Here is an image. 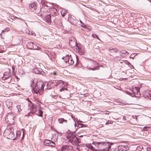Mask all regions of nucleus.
<instances>
[{
	"label": "nucleus",
	"mask_w": 151,
	"mask_h": 151,
	"mask_svg": "<svg viewBox=\"0 0 151 151\" xmlns=\"http://www.w3.org/2000/svg\"><path fill=\"white\" fill-rule=\"evenodd\" d=\"M92 144L95 147L92 146L91 143L88 145L92 151H108L113 145L112 143L103 141L93 142Z\"/></svg>",
	"instance_id": "obj_1"
},
{
	"label": "nucleus",
	"mask_w": 151,
	"mask_h": 151,
	"mask_svg": "<svg viewBox=\"0 0 151 151\" xmlns=\"http://www.w3.org/2000/svg\"><path fill=\"white\" fill-rule=\"evenodd\" d=\"M66 136L69 141L73 145L77 146L81 143L80 139L76 137L75 132H72L69 130L66 133Z\"/></svg>",
	"instance_id": "obj_2"
},
{
	"label": "nucleus",
	"mask_w": 151,
	"mask_h": 151,
	"mask_svg": "<svg viewBox=\"0 0 151 151\" xmlns=\"http://www.w3.org/2000/svg\"><path fill=\"white\" fill-rule=\"evenodd\" d=\"M50 8H46V7H42L40 9H38L36 13L38 14V15H40L42 17L45 16H46L47 14L48 13V12Z\"/></svg>",
	"instance_id": "obj_3"
},
{
	"label": "nucleus",
	"mask_w": 151,
	"mask_h": 151,
	"mask_svg": "<svg viewBox=\"0 0 151 151\" xmlns=\"http://www.w3.org/2000/svg\"><path fill=\"white\" fill-rule=\"evenodd\" d=\"M34 83V81H32V84H31V86L32 87V92L34 93L37 94L39 93L40 95L42 94V92L44 91V88L40 86H37L36 85L35 86V89L33 87V84Z\"/></svg>",
	"instance_id": "obj_4"
},
{
	"label": "nucleus",
	"mask_w": 151,
	"mask_h": 151,
	"mask_svg": "<svg viewBox=\"0 0 151 151\" xmlns=\"http://www.w3.org/2000/svg\"><path fill=\"white\" fill-rule=\"evenodd\" d=\"M27 48L30 49L35 50H40L41 48L37 45V44H35L31 42L27 43Z\"/></svg>",
	"instance_id": "obj_5"
},
{
	"label": "nucleus",
	"mask_w": 151,
	"mask_h": 151,
	"mask_svg": "<svg viewBox=\"0 0 151 151\" xmlns=\"http://www.w3.org/2000/svg\"><path fill=\"white\" fill-rule=\"evenodd\" d=\"M87 67L88 68L92 70H98L99 69V67L97 66V64L93 61L90 62Z\"/></svg>",
	"instance_id": "obj_6"
},
{
	"label": "nucleus",
	"mask_w": 151,
	"mask_h": 151,
	"mask_svg": "<svg viewBox=\"0 0 151 151\" xmlns=\"http://www.w3.org/2000/svg\"><path fill=\"white\" fill-rule=\"evenodd\" d=\"M140 88L138 87H135L133 88V90H131L132 94H134L135 97H138L140 96Z\"/></svg>",
	"instance_id": "obj_7"
},
{
	"label": "nucleus",
	"mask_w": 151,
	"mask_h": 151,
	"mask_svg": "<svg viewBox=\"0 0 151 151\" xmlns=\"http://www.w3.org/2000/svg\"><path fill=\"white\" fill-rule=\"evenodd\" d=\"M76 149L79 151H86L88 149L91 150V148L89 147L88 145H78L77 146Z\"/></svg>",
	"instance_id": "obj_8"
},
{
	"label": "nucleus",
	"mask_w": 151,
	"mask_h": 151,
	"mask_svg": "<svg viewBox=\"0 0 151 151\" xmlns=\"http://www.w3.org/2000/svg\"><path fill=\"white\" fill-rule=\"evenodd\" d=\"M73 147L70 145H63V146L57 151H72Z\"/></svg>",
	"instance_id": "obj_9"
},
{
	"label": "nucleus",
	"mask_w": 151,
	"mask_h": 151,
	"mask_svg": "<svg viewBox=\"0 0 151 151\" xmlns=\"http://www.w3.org/2000/svg\"><path fill=\"white\" fill-rule=\"evenodd\" d=\"M129 150V148L127 145H120L117 147V150L119 151H126Z\"/></svg>",
	"instance_id": "obj_10"
},
{
	"label": "nucleus",
	"mask_w": 151,
	"mask_h": 151,
	"mask_svg": "<svg viewBox=\"0 0 151 151\" xmlns=\"http://www.w3.org/2000/svg\"><path fill=\"white\" fill-rule=\"evenodd\" d=\"M43 143L45 145L51 147H54L55 145L54 142L50 140L46 139L44 141Z\"/></svg>",
	"instance_id": "obj_11"
},
{
	"label": "nucleus",
	"mask_w": 151,
	"mask_h": 151,
	"mask_svg": "<svg viewBox=\"0 0 151 151\" xmlns=\"http://www.w3.org/2000/svg\"><path fill=\"white\" fill-rule=\"evenodd\" d=\"M76 49L78 52L81 55H83L85 53V50L82 46H77Z\"/></svg>",
	"instance_id": "obj_12"
},
{
	"label": "nucleus",
	"mask_w": 151,
	"mask_h": 151,
	"mask_svg": "<svg viewBox=\"0 0 151 151\" xmlns=\"http://www.w3.org/2000/svg\"><path fill=\"white\" fill-rule=\"evenodd\" d=\"M69 44L71 47H73L75 46H77V44L75 42V38L72 37L70 38L69 40Z\"/></svg>",
	"instance_id": "obj_13"
},
{
	"label": "nucleus",
	"mask_w": 151,
	"mask_h": 151,
	"mask_svg": "<svg viewBox=\"0 0 151 151\" xmlns=\"http://www.w3.org/2000/svg\"><path fill=\"white\" fill-rule=\"evenodd\" d=\"M49 10L50 12V14L53 16H56L58 15L57 10L54 8H50Z\"/></svg>",
	"instance_id": "obj_14"
},
{
	"label": "nucleus",
	"mask_w": 151,
	"mask_h": 151,
	"mask_svg": "<svg viewBox=\"0 0 151 151\" xmlns=\"http://www.w3.org/2000/svg\"><path fill=\"white\" fill-rule=\"evenodd\" d=\"M37 3L35 2H34L31 3L29 4V7L31 10H36L37 8Z\"/></svg>",
	"instance_id": "obj_15"
},
{
	"label": "nucleus",
	"mask_w": 151,
	"mask_h": 151,
	"mask_svg": "<svg viewBox=\"0 0 151 151\" xmlns=\"http://www.w3.org/2000/svg\"><path fill=\"white\" fill-rule=\"evenodd\" d=\"M12 114L10 113L8 114L6 116V118L8 119V122H12L13 123L14 122V116H12Z\"/></svg>",
	"instance_id": "obj_16"
},
{
	"label": "nucleus",
	"mask_w": 151,
	"mask_h": 151,
	"mask_svg": "<svg viewBox=\"0 0 151 151\" xmlns=\"http://www.w3.org/2000/svg\"><path fill=\"white\" fill-rule=\"evenodd\" d=\"M64 82L61 80H59L56 83L55 86H59L60 87H63L64 86Z\"/></svg>",
	"instance_id": "obj_17"
},
{
	"label": "nucleus",
	"mask_w": 151,
	"mask_h": 151,
	"mask_svg": "<svg viewBox=\"0 0 151 151\" xmlns=\"http://www.w3.org/2000/svg\"><path fill=\"white\" fill-rule=\"evenodd\" d=\"M6 104L8 108L10 109H12V102L10 99H8L6 101Z\"/></svg>",
	"instance_id": "obj_18"
},
{
	"label": "nucleus",
	"mask_w": 151,
	"mask_h": 151,
	"mask_svg": "<svg viewBox=\"0 0 151 151\" xmlns=\"http://www.w3.org/2000/svg\"><path fill=\"white\" fill-rule=\"evenodd\" d=\"M33 72L37 74H42V73H43L42 70L40 68H35L33 70Z\"/></svg>",
	"instance_id": "obj_19"
},
{
	"label": "nucleus",
	"mask_w": 151,
	"mask_h": 151,
	"mask_svg": "<svg viewBox=\"0 0 151 151\" xmlns=\"http://www.w3.org/2000/svg\"><path fill=\"white\" fill-rule=\"evenodd\" d=\"M43 17H45V19L46 20L47 22H50L51 21L50 14L48 13L47 14L46 16Z\"/></svg>",
	"instance_id": "obj_20"
},
{
	"label": "nucleus",
	"mask_w": 151,
	"mask_h": 151,
	"mask_svg": "<svg viewBox=\"0 0 151 151\" xmlns=\"http://www.w3.org/2000/svg\"><path fill=\"white\" fill-rule=\"evenodd\" d=\"M4 77L2 79L5 80L7 78H9L11 76L9 73L5 72L4 74Z\"/></svg>",
	"instance_id": "obj_21"
},
{
	"label": "nucleus",
	"mask_w": 151,
	"mask_h": 151,
	"mask_svg": "<svg viewBox=\"0 0 151 151\" xmlns=\"http://www.w3.org/2000/svg\"><path fill=\"white\" fill-rule=\"evenodd\" d=\"M128 54V52L125 50H121L120 52V55L122 57H124Z\"/></svg>",
	"instance_id": "obj_22"
},
{
	"label": "nucleus",
	"mask_w": 151,
	"mask_h": 151,
	"mask_svg": "<svg viewBox=\"0 0 151 151\" xmlns=\"http://www.w3.org/2000/svg\"><path fill=\"white\" fill-rule=\"evenodd\" d=\"M71 55L69 56V55H68L67 56H66L65 57H64L62 58V59L64 58V61L65 62V63H67L68 62V61L70 60V58L71 57Z\"/></svg>",
	"instance_id": "obj_23"
},
{
	"label": "nucleus",
	"mask_w": 151,
	"mask_h": 151,
	"mask_svg": "<svg viewBox=\"0 0 151 151\" xmlns=\"http://www.w3.org/2000/svg\"><path fill=\"white\" fill-rule=\"evenodd\" d=\"M36 85L37 86H40L42 88H44V83L42 81H40L37 82L36 83Z\"/></svg>",
	"instance_id": "obj_24"
},
{
	"label": "nucleus",
	"mask_w": 151,
	"mask_h": 151,
	"mask_svg": "<svg viewBox=\"0 0 151 151\" xmlns=\"http://www.w3.org/2000/svg\"><path fill=\"white\" fill-rule=\"evenodd\" d=\"M58 121L60 124H63L64 123H66L67 122V120L65 119L64 118H59L58 119Z\"/></svg>",
	"instance_id": "obj_25"
},
{
	"label": "nucleus",
	"mask_w": 151,
	"mask_h": 151,
	"mask_svg": "<svg viewBox=\"0 0 151 151\" xmlns=\"http://www.w3.org/2000/svg\"><path fill=\"white\" fill-rule=\"evenodd\" d=\"M10 139H12L13 140H15L16 137H14V134L13 132H10L9 135Z\"/></svg>",
	"instance_id": "obj_26"
},
{
	"label": "nucleus",
	"mask_w": 151,
	"mask_h": 151,
	"mask_svg": "<svg viewBox=\"0 0 151 151\" xmlns=\"http://www.w3.org/2000/svg\"><path fill=\"white\" fill-rule=\"evenodd\" d=\"M31 110L32 111V113H35L37 109L35 105L34 104H32L31 107Z\"/></svg>",
	"instance_id": "obj_27"
},
{
	"label": "nucleus",
	"mask_w": 151,
	"mask_h": 151,
	"mask_svg": "<svg viewBox=\"0 0 151 151\" xmlns=\"http://www.w3.org/2000/svg\"><path fill=\"white\" fill-rule=\"evenodd\" d=\"M109 50L110 52H117L119 51L116 48H111V47L109 48Z\"/></svg>",
	"instance_id": "obj_28"
},
{
	"label": "nucleus",
	"mask_w": 151,
	"mask_h": 151,
	"mask_svg": "<svg viewBox=\"0 0 151 151\" xmlns=\"http://www.w3.org/2000/svg\"><path fill=\"white\" fill-rule=\"evenodd\" d=\"M144 96H145V97H146L151 100V92H145Z\"/></svg>",
	"instance_id": "obj_29"
},
{
	"label": "nucleus",
	"mask_w": 151,
	"mask_h": 151,
	"mask_svg": "<svg viewBox=\"0 0 151 151\" xmlns=\"http://www.w3.org/2000/svg\"><path fill=\"white\" fill-rule=\"evenodd\" d=\"M44 52L47 54L48 57L49 58L50 60L52 59V58L50 56V53H51V52H50L48 50H45Z\"/></svg>",
	"instance_id": "obj_30"
},
{
	"label": "nucleus",
	"mask_w": 151,
	"mask_h": 151,
	"mask_svg": "<svg viewBox=\"0 0 151 151\" xmlns=\"http://www.w3.org/2000/svg\"><path fill=\"white\" fill-rule=\"evenodd\" d=\"M46 86L47 88H45V89H50L52 87V86L51 85V83L49 82L47 83Z\"/></svg>",
	"instance_id": "obj_31"
},
{
	"label": "nucleus",
	"mask_w": 151,
	"mask_h": 151,
	"mask_svg": "<svg viewBox=\"0 0 151 151\" xmlns=\"http://www.w3.org/2000/svg\"><path fill=\"white\" fill-rule=\"evenodd\" d=\"M74 61L73 60V59L71 56L70 58V60L68 61V64L69 65H73L74 64Z\"/></svg>",
	"instance_id": "obj_32"
},
{
	"label": "nucleus",
	"mask_w": 151,
	"mask_h": 151,
	"mask_svg": "<svg viewBox=\"0 0 151 151\" xmlns=\"http://www.w3.org/2000/svg\"><path fill=\"white\" fill-rule=\"evenodd\" d=\"M121 59V58L119 57H116L114 58V60L115 62L119 61Z\"/></svg>",
	"instance_id": "obj_33"
},
{
	"label": "nucleus",
	"mask_w": 151,
	"mask_h": 151,
	"mask_svg": "<svg viewBox=\"0 0 151 151\" xmlns=\"http://www.w3.org/2000/svg\"><path fill=\"white\" fill-rule=\"evenodd\" d=\"M41 3L42 5V7H46L47 8L48 7V6L46 4L45 2L42 1L41 2Z\"/></svg>",
	"instance_id": "obj_34"
},
{
	"label": "nucleus",
	"mask_w": 151,
	"mask_h": 151,
	"mask_svg": "<svg viewBox=\"0 0 151 151\" xmlns=\"http://www.w3.org/2000/svg\"><path fill=\"white\" fill-rule=\"evenodd\" d=\"M57 137H58L56 136L55 134H54L52 139L54 142H56L57 140Z\"/></svg>",
	"instance_id": "obj_35"
},
{
	"label": "nucleus",
	"mask_w": 151,
	"mask_h": 151,
	"mask_svg": "<svg viewBox=\"0 0 151 151\" xmlns=\"http://www.w3.org/2000/svg\"><path fill=\"white\" fill-rule=\"evenodd\" d=\"M14 111L16 113V112H20V110H18L17 109V106H16L14 108Z\"/></svg>",
	"instance_id": "obj_36"
},
{
	"label": "nucleus",
	"mask_w": 151,
	"mask_h": 151,
	"mask_svg": "<svg viewBox=\"0 0 151 151\" xmlns=\"http://www.w3.org/2000/svg\"><path fill=\"white\" fill-rule=\"evenodd\" d=\"M67 11L66 10H63L61 13V15L63 17H64V15L66 14Z\"/></svg>",
	"instance_id": "obj_37"
},
{
	"label": "nucleus",
	"mask_w": 151,
	"mask_h": 151,
	"mask_svg": "<svg viewBox=\"0 0 151 151\" xmlns=\"http://www.w3.org/2000/svg\"><path fill=\"white\" fill-rule=\"evenodd\" d=\"M39 113L38 114V116H42V115H43V111H42L41 110H40V109H39Z\"/></svg>",
	"instance_id": "obj_38"
},
{
	"label": "nucleus",
	"mask_w": 151,
	"mask_h": 151,
	"mask_svg": "<svg viewBox=\"0 0 151 151\" xmlns=\"http://www.w3.org/2000/svg\"><path fill=\"white\" fill-rule=\"evenodd\" d=\"M92 36L94 38H97V39H98V40H100V39L98 37V35H96V34H92Z\"/></svg>",
	"instance_id": "obj_39"
},
{
	"label": "nucleus",
	"mask_w": 151,
	"mask_h": 151,
	"mask_svg": "<svg viewBox=\"0 0 151 151\" xmlns=\"http://www.w3.org/2000/svg\"><path fill=\"white\" fill-rule=\"evenodd\" d=\"M108 151H118L117 149L116 148H112L109 149Z\"/></svg>",
	"instance_id": "obj_40"
},
{
	"label": "nucleus",
	"mask_w": 151,
	"mask_h": 151,
	"mask_svg": "<svg viewBox=\"0 0 151 151\" xmlns=\"http://www.w3.org/2000/svg\"><path fill=\"white\" fill-rule=\"evenodd\" d=\"M150 129V128L148 127H145L143 129V131H147L148 130Z\"/></svg>",
	"instance_id": "obj_41"
},
{
	"label": "nucleus",
	"mask_w": 151,
	"mask_h": 151,
	"mask_svg": "<svg viewBox=\"0 0 151 151\" xmlns=\"http://www.w3.org/2000/svg\"><path fill=\"white\" fill-rule=\"evenodd\" d=\"M113 123V122L111 121L108 120L107 122L105 123V124L107 125L109 124H112Z\"/></svg>",
	"instance_id": "obj_42"
},
{
	"label": "nucleus",
	"mask_w": 151,
	"mask_h": 151,
	"mask_svg": "<svg viewBox=\"0 0 151 151\" xmlns=\"http://www.w3.org/2000/svg\"><path fill=\"white\" fill-rule=\"evenodd\" d=\"M136 55H135V53H132L130 55V58H134L135 56Z\"/></svg>",
	"instance_id": "obj_43"
},
{
	"label": "nucleus",
	"mask_w": 151,
	"mask_h": 151,
	"mask_svg": "<svg viewBox=\"0 0 151 151\" xmlns=\"http://www.w3.org/2000/svg\"><path fill=\"white\" fill-rule=\"evenodd\" d=\"M61 88L60 90V91H63L64 90H67V89L66 88H65L63 87H61Z\"/></svg>",
	"instance_id": "obj_44"
},
{
	"label": "nucleus",
	"mask_w": 151,
	"mask_h": 151,
	"mask_svg": "<svg viewBox=\"0 0 151 151\" xmlns=\"http://www.w3.org/2000/svg\"><path fill=\"white\" fill-rule=\"evenodd\" d=\"M17 107V109H18V110H21L22 109L21 108V105H17V106H16Z\"/></svg>",
	"instance_id": "obj_45"
},
{
	"label": "nucleus",
	"mask_w": 151,
	"mask_h": 151,
	"mask_svg": "<svg viewBox=\"0 0 151 151\" xmlns=\"http://www.w3.org/2000/svg\"><path fill=\"white\" fill-rule=\"evenodd\" d=\"M78 125H79V127H85V125L83 124H79Z\"/></svg>",
	"instance_id": "obj_46"
},
{
	"label": "nucleus",
	"mask_w": 151,
	"mask_h": 151,
	"mask_svg": "<svg viewBox=\"0 0 151 151\" xmlns=\"http://www.w3.org/2000/svg\"><path fill=\"white\" fill-rule=\"evenodd\" d=\"M127 64L129 65H131V66L132 67V68L134 67L132 65H131L129 61H127Z\"/></svg>",
	"instance_id": "obj_47"
},
{
	"label": "nucleus",
	"mask_w": 151,
	"mask_h": 151,
	"mask_svg": "<svg viewBox=\"0 0 151 151\" xmlns=\"http://www.w3.org/2000/svg\"><path fill=\"white\" fill-rule=\"evenodd\" d=\"M126 93L127 94H128L129 95H131L132 94V93H131V92H129L128 91H126Z\"/></svg>",
	"instance_id": "obj_48"
},
{
	"label": "nucleus",
	"mask_w": 151,
	"mask_h": 151,
	"mask_svg": "<svg viewBox=\"0 0 151 151\" xmlns=\"http://www.w3.org/2000/svg\"><path fill=\"white\" fill-rule=\"evenodd\" d=\"M83 96L85 97H87L88 96V93H85L83 94Z\"/></svg>",
	"instance_id": "obj_49"
},
{
	"label": "nucleus",
	"mask_w": 151,
	"mask_h": 151,
	"mask_svg": "<svg viewBox=\"0 0 151 151\" xmlns=\"http://www.w3.org/2000/svg\"><path fill=\"white\" fill-rule=\"evenodd\" d=\"M147 151H151V147H147Z\"/></svg>",
	"instance_id": "obj_50"
},
{
	"label": "nucleus",
	"mask_w": 151,
	"mask_h": 151,
	"mask_svg": "<svg viewBox=\"0 0 151 151\" xmlns=\"http://www.w3.org/2000/svg\"><path fill=\"white\" fill-rule=\"evenodd\" d=\"M16 18H17L15 16H13L12 17V18H11L12 19L14 20V19H15Z\"/></svg>",
	"instance_id": "obj_51"
},
{
	"label": "nucleus",
	"mask_w": 151,
	"mask_h": 151,
	"mask_svg": "<svg viewBox=\"0 0 151 151\" xmlns=\"http://www.w3.org/2000/svg\"><path fill=\"white\" fill-rule=\"evenodd\" d=\"M139 147L141 148V149H142L143 147L142 146H138L137 147V149H138Z\"/></svg>",
	"instance_id": "obj_52"
},
{
	"label": "nucleus",
	"mask_w": 151,
	"mask_h": 151,
	"mask_svg": "<svg viewBox=\"0 0 151 151\" xmlns=\"http://www.w3.org/2000/svg\"><path fill=\"white\" fill-rule=\"evenodd\" d=\"M26 33L27 34H29V35H30V32L29 31V30H26Z\"/></svg>",
	"instance_id": "obj_53"
},
{
	"label": "nucleus",
	"mask_w": 151,
	"mask_h": 151,
	"mask_svg": "<svg viewBox=\"0 0 151 151\" xmlns=\"http://www.w3.org/2000/svg\"><path fill=\"white\" fill-rule=\"evenodd\" d=\"M52 73L54 75L56 76L57 75V73L56 72L54 71Z\"/></svg>",
	"instance_id": "obj_54"
},
{
	"label": "nucleus",
	"mask_w": 151,
	"mask_h": 151,
	"mask_svg": "<svg viewBox=\"0 0 151 151\" xmlns=\"http://www.w3.org/2000/svg\"><path fill=\"white\" fill-rule=\"evenodd\" d=\"M123 120H124V121H126V117L125 116H123Z\"/></svg>",
	"instance_id": "obj_55"
},
{
	"label": "nucleus",
	"mask_w": 151,
	"mask_h": 151,
	"mask_svg": "<svg viewBox=\"0 0 151 151\" xmlns=\"http://www.w3.org/2000/svg\"><path fill=\"white\" fill-rule=\"evenodd\" d=\"M80 22L81 23V24L82 25H84V23H83L82 22V21H81V20H80Z\"/></svg>",
	"instance_id": "obj_56"
},
{
	"label": "nucleus",
	"mask_w": 151,
	"mask_h": 151,
	"mask_svg": "<svg viewBox=\"0 0 151 151\" xmlns=\"http://www.w3.org/2000/svg\"><path fill=\"white\" fill-rule=\"evenodd\" d=\"M20 19L21 20H22V21H24V23H25V24L27 25V24H26V22H25V21L24 20L22 19Z\"/></svg>",
	"instance_id": "obj_57"
},
{
	"label": "nucleus",
	"mask_w": 151,
	"mask_h": 151,
	"mask_svg": "<svg viewBox=\"0 0 151 151\" xmlns=\"http://www.w3.org/2000/svg\"><path fill=\"white\" fill-rule=\"evenodd\" d=\"M125 104H124L123 103H122L121 104V105H125Z\"/></svg>",
	"instance_id": "obj_58"
},
{
	"label": "nucleus",
	"mask_w": 151,
	"mask_h": 151,
	"mask_svg": "<svg viewBox=\"0 0 151 151\" xmlns=\"http://www.w3.org/2000/svg\"><path fill=\"white\" fill-rule=\"evenodd\" d=\"M30 35H33V33L32 32H31V33H30Z\"/></svg>",
	"instance_id": "obj_59"
},
{
	"label": "nucleus",
	"mask_w": 151,
	"mask_h": 151,
	"mask_svg": "<svg viewBox=\"0 0 151 151\" xmlns=\"http://www.w3.org/2000/svg\"><path fill=\"white\" fill-rule=\"evenodd\" d=\"M83 136V135H80L79 136V137H82Z\"/></svg>",
	"instance_id": "obj_60"
},
{
	"label": "nucleus",
	"mask_w": 151,
	"mask_h": 151,
	"mask_svg": "<svg viewBox=\"0 0 151 151\" xmlns=\"http://www.w3.org/2000/svg\"><path fill=\"white\" fill-rule=\"evenodd\" d=\"M4 31H4V30H2V32H1V33H3V32H4Z\"/></svg>",
	"instance_id": "obj_61"
},
{
	"label": "nucleus",
	"mask_w": 151,
	"mask_h": 151,
	"mask_svg": "<svg viewBox=\"0 0 151 151\" xmlns=\"http://www.w3.org/2000/svg\"><path fill=\"white\" fill-rule=\"evenodd\" d=\"M50 120H51V121H52V119H50Z\"/></svg>",
	"instance_id": "obj_62"
},
{
	"label": "nucleus",
	"mask_w": 151,
	"mask_h": 151,
	"mask_svg": "<svg viewBox=\"0 0 151 151\" xmlns=\"http://www.w3.org/2000/svg\"><path fill=\"white\" fill-rule=\"evenodd\" d=\"M21 0V1L22 2V0Z\"/></svg>",
	"instance_id": "obj_63"
},
{
	"label": "nucleus",
	"mask_w": 151,
	"mask_h": 151,
	"mask_svg": "<svg viewBox=\"0 0 151 151\" xmlns=\"http://www.w3.org/2000/svg\"><path fill=\"white\" fill-rule=\"evenodd\" d=\"M53 57L54 58V55L53 56Z\"/></svg>",
	"instance_id": "obj_64"
}]
</instances>
